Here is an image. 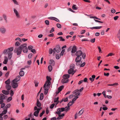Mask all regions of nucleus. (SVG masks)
I'll use <instances>...</instances> for the list:
<instances>
[{"mask_svg":"<svg viewBox=\"0 0 120 120\" xmlns=\"http://www.w3.org/2000/svg\"><path fill=\"white\" fill-rule=\"evenodd\" d=\"M82 52L80 50H79L77 51L75 55L77 56H81L82 54Z\"/></svg>","mask_w":120,"mask_h":120,"instance_id":"obj_10","label":"nucleus"},{"mask_svg":"<svg viewBox=\"0 0 120 120\" xmlns=\"http://www.w3.org/2000/svg\"><path fill=\"white\" fill-rule=\"evenodd\" d=\"M13 11L16 17L18 18H20V16L19 13L17 10L15 8L13 9Z\"/></svg>","mask_w":120,"mask_h":120,"instance_id":"obj_8","label":"nucleus"},{"mask_svg":"<svg viewBox=\"0 0 120 120\" xmlns=\"http://www.w3.org/2000/svg\"><path fill=\"white\" fill-rule=\"evenodd\" d=\"M48 69L49 71H51L52 70V67L51 65H49L48 67Z\"/></svg>","mask_w":120,"mask_h":120,"instance_id":"obj_35","label":"nucleus"},{"mask_svg":"<svg viewBox=\"0 0 120 120\" xmlns=\"http://www.w3.org/2000/svg\"><path fill=\"white\" fill-rule=\"evenodd\" d=\"M4 60L3 62V63L4 64H6L8 61V59L6 56H5L4 57Z\"/></svg>","mask_w":120,"mask_h":120,"instance_id":"obj_18","label":"nucleus"},{"mask_svg":"<svg viewBox=\"0 0 120 120\" xmlns=\"http://www.w3.org/2000/svg\"><path fill=\"white\" fill-rule=\"evenodd\" d=\"M36 104L37 106L38 107H40L41 106V103L39 101V100L38 99H37V100Z\"/></svg>","mask_w":120,"mask_h":120,"instance_id":"obj_19","label":"nucleus"},{"mask_svg":"<svg viewBox=\"0 0 120 120\" xmlns=\"http://www.w3.org/2000/svg\"><path fill=\"white\" fill-rule=\"evenodd\" d=\"M63 101L64 102L67 101H68V98L67 97L66 98H63Z\"/></svg>","mask_w":120,"mask_h":120,"instance_id":"obj_52","label":"nucleus"},{"mask_svg":"<svg viewBox=\"0 0 120 120\" xmlns=\"http://www.w3.org/2000/svg\"><path fill=\"white\" fill-rule=\"evenodd\" d=\"M72 46H70V47L69 48L67 49V51L68 52H69L70 51L71 49H72Z\"/></svg>","mask_w":120,"mask_h":120,"instance_id":"obj_55","label":"nucleus"},{"mask_svg":"<svg viewBox=\"0 0 120 120\" xmlns=\"http://www.w3.org/2000/svg\"><path fill=\"white\" fill-rule=\"evenodd\" d=\"M74 97V95L73 94H71L68 97V98L70 99H71L73 97Z\"/></svg>","mask_w":120,"mask_h":120,"instance_id":"obj_63","label":"nucleus"},{"mask_svg":"<svg viewBox=\"0 0 120 120\" xmlns=\"http://www.w3.org/2000/svg\"><path fill=\"white\" fill-rule=\"evenodd\" d=\"M45 24L48 25H49V21L48 20H46L45 21Z\"/></svg>","mask_w":120,"mask_h":120,"instance_id":"obj_40","label":"nucleus"},{"mask_svg":"<svg viewBox=\"0 0 120 120\" xmlns=\"http://www.w3.org/2000/svg\"><path fill=\"white\" fill-rule=\"evenodd\" d=\"M79 98V97H77V96L76 97H75V98H74L72 100V101L73 102H74V101H75L77 99Z\"/></svg>","mask_w":120,"mask_h":120,"instance_id":"obj_47","label":"nucleus"},{"mask_svg":"<svg viewBox=\"0 0 120 120\" xmlns=\"http://www.w3.org/2000/svg\"><path fill=\"white\" fill-rule=\"evenodd\" d=\"M56 26L58 28H61V26L60 24L59 23H57L56 24Z\"/></svg>","mask_w":120,"mask_h":120,"instance_id":"obj_45","label":"nucleus"},{"mask_svg":"<svg viewBox=\"0 0 120 120\" xmlns=\"http://www.w3.org/2000/svg\"><path fill=\"white\" fill-rule=\"evenodd\" d=\"M54 20L57 21L58 22H60V21H59V20L57 18L55 17V18L54 19Z\"/></svg>","mask_w":120,"mask_h":120,"instance_id":"obj_61","label":"nucleus"},{"mask_svg":"<svg viewBox=\"0 0 120 120\" xmlns=\"http://www.w3.org/2000/svg\"><path fill=\"white\" fill-rule=\"evenodd\" d=\"M6 96L2 94H0V104H2L3 102V99H6Z\"/></svg>","mask_w":120,"mask_h":120,"instance_id":"obj_5","label":"nucleus"},{"mask_svg":"<svg viewBox=\"0 0 120 120\" xmlns=\"http://www.w3.org/2000/svg\"><path fill=\"white\" fill-rule=\"evenodd\" d=\"M15 80H13L12 82L11 83V85L12 87L14 88H15L17 87L18 86L17 82L15 81Z\"/></svg>","mask_w":120,"mask_h":120,"instance_id":"obj_6","label":"nucleus"},{"mask_svg":"<svg viewBox=\"0 0 120 120\" xmlns=\"http://www.w3.org/2000/svg\"><path fill=\"white\" fill-rule=\"evenodd\" d=\"M22 46H20L18 48L16 47L14 49V52L15 53H17L18 55H20L22 51V49H21V47Z\"/></svg>","mask_w":120,"mask_h":120,"instance_id":"obj_3","label":"nucleus"},{"mask_svg":"<svg viewBox=\"0 0 120 120\" xmlns=\"http://www.w3.org/2000/svg\"><path fill=\"white\" fill-rule=\"evenodd\" d=\"M20 79V76L19 75H18L17 76L16 78L14 80H15V81H16V82H18L19 81Z\"/></svg>","mask_w":120,"mask_h":120,"instance_id":"obj_21","label":"nucleus"},{"mask_svg":"<svg viewBox=\"0 0 120 120\" xmlns=\"http://www.w3.org/2000/svg\"><path fill=\"white\" fill-rule=\"evenodd\" d=\"M61 111V109L60 108H58L57 109V111H56L55 112V114H56L58 115H59L60 114L61 112H62Z\"/></svg>","mask_w":120,"mask_h":120,"instance_id":"obj_16","label":"nucleus"},{"mask_svg":"<svg viewBox=\"0 0 120 120\" xmlns=\"http://www.w3.org/2000/svg\"><path fill=\"white\" fill-rule=\"evenodd\" d=\"M54 105H55V104H52L50 105V108L51 109H52L53 108L54 106Z\"/></svg>","mask_w":120,"mask_h":120,"instance_id":"obj_60","label":"nucleus"},{"mask_svg":"<svg viewBox=\"0 0 120 120\" xmlns=\"http://www.w3.org/2000/svg\"><path fill=\"white\" fill-rule=\"evenodd\" d=\"M27 64L29 65H30L31 64V60H30L28 61L27 63Z\"/></svg>","mask_w":120,"mask_h":120,"instance_id":"obj_54","label":"nucleus"},{"mask_svg":"<svg viewBox=\"0 0 120 120\" xmlns=\"http://www.w3.org/2000/svg\"><path fill=\"white\" fill-rule=\"evenodd\" d=\"M54 18H55V17H49L48 18V19H50V20H54Z\"/></svg>","mask_w":120,"mask_h":120,"instance_id":"obj_57","label":"nucleus"},{"mask_svg":"<svg viewBox=\"0 0 120 120\" xmlns=\"http://www.w3.org/2000/svg\"><path fill=\"white\" fill-rule=\"evenodd\" d=\"M32 56V53H30L29 54L28 56V58L29 59H30L31 58V56Z\"/></svg>","mask_w":120,"mask_h":120,"instance_id":"obj_59","label":"nucleus"},{"mask_svg":"<svg viewBox=\"0 0 120 120\" xmlns=\"http://www.w3.org/2000/svg\"><path fill=\"white\" fill-rule=\"evenodd\" d=\"M84 111V109H82L78 113H77V115L78 116H79L81 115L83 113Z\"/></svg>","mask_w":120,"mask_h":120,"instance_id":"obj_14","label":"nucleus"},{"mask_svg":"<svg viewBox=\"0 0 120 120\" xmlns=\"http://www.w3.org/2000/svg\"><path fill=\"white\" fill-rule=\"evenodd\" d=\"M68 79H66L65 78H64L62 80V82L63 83H67L68 82Z\"/></svg>","mask_w":120,"mask_h":120,"instance_id":"obj_13","label":"nucleus"},{"mask_svg":"<svg viewBox=\"0 0 120 120\" xmlns=\"http://www.w3.org/2000/svg\"><path fill=\"white\" fill-rule=\"evenodd\" d=\"M85 62H84L82 64V63L80 64V66L81 67H82L84 66V65H85Z\"/></svg>","mask_w":120,"mask_h":120,"instance_id":"obj_58","label":"nucleus"},{"mask_svg":"<svg viewBox=\"0 0 120 120\" xmlns=\"http://www.w3.org/2000/svg\"><path fill=\"white\" fill-rule=\"evenodd\" d=\"M74 102H73L72 101L70 102L68 104V106L70 107V106L72 105L73 103Z\"/></svg>","mask_w":120,"mask_h":120,"instance_id":"obj_39","label":"nucleus"},{"mask_svg":"<svg viewBox=\"0 0 120 120\" xmlns=\"http://www.w3.org/2000/svg\"><path fill=\"white\" fill-rule=\"evenodd\" d=\"M6 31V29L4 27H2L0 28V32L3 34H4Z\"/></svg>","mask_w":120,"mask_h":120,"instance_id":"obj_9","label":"nucleus"},{"mask_svg":"<svg viewBox=\"0 0 120 120\" xmlns=\"http://www.w3.org/2000/svg\"><path fill=\"white\" fill-rule=\"evenodd\" d=\"M64 52H65V49H63L62 50L61 52V53H60L61 55V56H63L64 53Z\"/></svg>","mask_w":120,"mask_h":120,"instance_id":"obj_49","label":"nucleus"},{"mask_svg":"<svg viewBox=\"0 0 120 120\" xmlns=\"http://www.w3.org/2000/svg\"><path fill=\"white\" fill-rule=\"evenodd\" d=\"M61 56V54L59 55L58 54H56V58L57 59H59L60 57Z\"/></svg>","mask_w":120,"mask_h":120,"instance_id":"obj_32","label":"nucleus"},{"mask_svg":"<svg viewBox=\"0 0 120 120\" xmlns=\"http://www.w3.org/2000/svg\"><path fill=\"white\" fill-rule=\"evenodd\" d=\"M5 83L7 85H9L10 83V79H8L5 82Z\"/></svg>","mask_w":120,"mask_h":120,"instance_id":"obj_25","label":"nucleus"},{"mask_svg":"<svg viewBox=\"0 0 120 120\" xmlns=\"http://www.w3.org/2000/svg\"><path fill=\"white\" fill-rule=\"evenodd\" d=\"M59 99V98L58 97L55 98L54 100V102H57L56 104H57L59 102V101H58Z\"/></svg>","mask_w":120,"mask_h":120,"instance_id":"obj_22","label":"nucleus"},{"mask_svg":"<svg viewBox=\"0 0 120 120\" xmlns=\"http://www.w3.org/2000/svg\"><path fill=\"white\" fill-rule=\"evenodd\" d=\"M80 93L79 92L77 93L75 95H74V97H76L77 96V97H78V96L80 95Z\"/></svg>","mask_w":120,"mask_h":120,"instance_id":"obj_42","label":"nucleus"},{"mask_svg":"<svg viewBox=\"0 0 120 120\" xmlns=\"http://www.w3.org/2000/svg\"><path fill=\"white\" fill-rule=\"evenodd\" d=\"M49 64L52 66H53L55 64V62L52 60H51L49 61Z\"/></svg>","mask_w":120,"mask_h":120,"instance_id":"obj_17","label":"nucleus"},{"mask_svg":"<svg viewBox=\"0 0 120 120\" xmlns=\"http://www.w3.org/2000/svg\"><path fill=\"white\" fill-rule=\"evenodd\" d=\"M64 109H65V111L66 112H67L70 109V107L68 106L67 107H65V108H64Z\"/></svg>","mask_w":120,"mask_h":120,"instance_id":"obj_34","label":"nucleus"},{"mask_svg":"<svg viewBox=\"0 0 120 120\" xmlns=\"http://www.w3.org/2000/svg\"><path fill=\"white\" fill-rule=\"evenodd\" d=\"M79 91V89H77L74 90L73 92V94H75V93H77V92Z\"/></svg>","mask_w":120,"mask_h":120,"instance_id":"obj_44","label":"nucleus"},{"mask_svg":"<svg viewBox=\"0 0 120 120\" xmlns=\"http://www.w3.org/2000/svg\"><path fill=\"white\" fill-rule=\"evenodd\" d=\"M14 2V4L16 5H18V4L16 0H12Z\"/></svg>","mask_w":120,"mask_h":120,"instance_id":"obj_53","label":"nucleus"},{"mask_svg":"<svg viewBox=\"0 0 120 120\" xmlns=\"http://www.w3.org/2000/svg\"><path fill=\"white\" fill-rule=\"evenodd\" d=\"M44 95L43 93H41L40 95V99L42 100L43 98Z\"/></svg>","mask_w":120,"mask_h":120,"instance_id":"obj_29","label":"nucleus"},{"mask_svg":"<svg viewBox=\"0 0 120 120\" xmlns=\"http://www.w3.org/2000/svg\"><path fill=\"white\" fill-rule=\"evenodd\" d=\"M45 111L44 110H43L42 112L41 113L40 115V117H41L43 115L44 113L45 112Z\"/></svg>","mask_w":120,"mask_h":120,"instance_id":"obj_43","label":"nucleus"},{"mask_svg":"<svg viewBox=\"0 0 120 120\" xmlns=\"http://www.w3.org/2000/svg\"><path fill=\"white\" fill-rule=\"evenodd\" d=\"M70 68L72 69H74L75 68V65L74 64H72L70 65Z\"/></svg>","mask_w":120,"mask_h":120,"instance_id":"obj_33","label":"nucleus"},{"mask_svg":"<svg viewBox=\"0 0 120 120\" xmlns=\"http://www.w3.org/2000/svg\"><path fill=\"white\" fill-rule=\"evenodd\" d=\"M53 51L52 49L51 48L49 49V53L50 54H52L53 52Z\"/></svg>","mask_w":120,"mask_h":120,"instance_id":"obj_38","label":"nucleus"},{"mask_svg":"<svg viewBox=\"0 0 120 120\" xmlns=\"http://www.w3.org/2000/svg\"><path fill=\"white\" fill-rule=\"evenodd\" d=\"M64 87V86H61L58 88V90L59 91V92H60L62 90Z\"/></svg>","mask_w":120,"mask_h":120,"instance_id":"obj_26","label":"nucleus"},{"mask_svg":"<svg viewBox=\"0 0 120 120\" xmlns=\"http://www.w3.org/2000/svg\"><path fill=\"white\" fill-rule=\"evenodd\" d=\"M39 112L37 110L35 111L34 113V115L36 116H38V114Z\"/></svg>","mask_w":120,"mask_h":120,"instance_id":"obj_24","label":"nucleus"},{"mask_svg":"<svg viewBox=\"0 0 120 120\" xmlns=\"http://www.w3.org/2000/svg\"><path fill=\"white\" fill-rule=\"evenodd\" d=\"M12 99V98L11 97H9L7 99V101L8 102L11 101Z\"/></svg>","mask_w":120,"mask_h":120,"instance_id":"obj_56","label":"nucleus"},{"mask_svg":"<svg viewBox=\"0 0 120 120\" xmlns=\"http://www.w3.org/2000/svg\"><path fill=\"white\" fill-rule=\"evenodd\" d=\"M118 84L117 83H116L113 84H108L107 85L108 86H113L116 85H118Z\"/></svg>","mask_w":120,"mask_h":120,"instance_id":"obj_36","label":"nucleus"},{"mask_svg":"<svg viewBox=\"0 0 120 120\" xmlns=\"http://www.w3.org/2000/svg\"><path fill=\"white\" fill-rule=\"evenodd\" d=\"M2 92L3 94L6 95H8L9 93V91H6L5 90H2Z\"/></svg>","mask_w":120,"mask_h":120,"instance_id":"obj_15","label":"nucleus"},{"mask_svg":"<svg viewBox=\"0 0 120 120\" xmlns=\"http://www.w3.org/2000/svg\"><path fill=\"white\" fill-rule=\"evenodd\" d=\"M111 12L112 13H114L116 12V10L113 8H112L111 10Z\"/></svg>","mask_w":120,"mask_h":120,"instance_id":"obj_50","label":"nucleus"},{"mask_svg":"<svg viewBox=\"0 0 120 120\" xmlns=\"http://www.w3.org/2000/svg\"><path fill=\"white\" fill-rule=\"evenodd\" d=\"M6 87L8 90H10L11 88V86L9 85H6Z\"/></svg>","mask_w":120,"mask_h":120,"instance_id":"obj_30","label":"nucleus"},{"mask_svg":"<svg viewBox=\"0 0 120 120\" xmlns=\"http://www.w3.org/2000/svg\"><path fill=\"white\" fill-rule=\"evenodd\" d=\"M104 75L105 76H108L109 75V73H104Z\"/></svg>","mask_w":120,"mask_h":120,"instance_id":"obj_64","label":"nucleus"},{"mask_svg":"<svg viewBox=\"0 0 120 120\" xmlns=\"http://www.w3.org/2000/svg\"><path fill=\"white\" fill-rule=\"evenodd\" d=\"M46 79L48 81H46L43 87L44 88V90L46 91H47L49 89V87L51 84L50 81L51 80V79L49 76H46Z\"/></svg>","mask_w":120,"mask_h":120,"instance_id":"obj_2","label":"nucleus"},{"mask_svg":"<svg viewBox=\"0 0 120 120\" xmlns=\"http://www.w3.org/2000/svg\"><path fill=\"white\" fill-rule=\"evenodd\" d=\"M58 115V116H60L61 118V119L63 118V116H64V114H62L61 115L59 114Z\"/></svg>","mask_w":120,"mask_h":120,"instance_id":"obj_48","label":"nucleus"},{"mask_svg":"<svg viewBox=\"0 0 120 120\" xmlns=\"http://www.w3.org/2000/svg\"><path fill=\"white\" fill-rule=\"evenodd\" d=\"M77 50L76 46L74 45L73 47H72L71 52L72 53H74L76 52Z\"/></svg>","mask_w":120,"mask_h":120,"instance_id":"obj_11","label":"nucleus"},{"mask_svg":"<svg viewBox=\"0 0 120 120\" xmlns=\"http://www.w3.org/2000/svg\"><path fill=\"white\" fill-rule=\"evenodd\" d=\"M53 50H55L57 53H58L61 51L60 47L59 45L57 46L55 48L53 49Z\"/></svg>","mask_w":120,"mask_h":120,"instance_id":"obj_7","label":"nucleus"},{"mask_svg":"<svg viewBox=\"0 0 120 120\" xmlns=\"http://www.w3.org/2000/svg\"><path fill=\"white\" fill-rule=\"evenodd\" d=\"M31 52H32L34 54H35L36 53V51L34 49H32L31 51Z\"/></svg>","mask_w":120,"mask_h":120,"instance_id":"obj_46","label":"nucleus"},{"mask_svg":"<svg viewBox=\"0 0 120 120\" xmlns=\"http://www.w3.org/2000/svg\"><path fill=\"white\" fill-rule=\"evenodd\" d=\"M20 43L18 41H16L15 44V46H19L20 45Z\"/></svg>","mask_w":120,"mask_h":120,"instance_id":"obj_37","label":"nucleus"},{"mask_svg":"<svg viewBox=\"0 0 120 120\" xmlns=\"http://www.w3.org/2000/svg\"><path fill=\"white\" fill-rule=\"evenodd\" d=\"M7 109H5L2 112V113L4 115L7 112Z\"/></svg>","mask_w":120,"mask_h":120,"instance_id":"obj_41","label":"nucleus"},{"mask_svg":"<svg viewBox=\"0 0 120 120\" xmlns=\"http://www.w3.org/2000/svg\"><path fill=\"white\" fill-rule=\"evenodd\" d=\"M68 72L69 74H72V75H73L75 72V71H74V69H70L68 70Z\"/></svg>","mask_w":120,"mask_h":120,"instance_id":"obj_12","label":"nucleus"},{"mask_svg":"<svg viewBox=\"0 0 120 120\" xmlns=\"http://www.w3.org/2000/svg\"><path fill=\"white\" fill-rule=\"evenodd\" d=\"M26 44H22L20 46H22L21 47V49H22V50L24 53H26L28 52V49L26 46L27 45Z\"/></svg>","mask_w":120,"mask_h":120,"instance_id":"obj_4","label":"nucleus"},{"mask_svg":"<svg viewBox=\"0 0 120 120\" xmlns=\"http://www.w3.org/2000/svg\"><path fill=\"white\" fill-rule=\"evenodd\" d=\"M105 91H104L102 92V94L103 95L104 97L105 98H106V94H105Z\"/></svg>","mask_w":120,"mask_h":120,"instance_id":"obj_62","label":"nucleus"},{"mask_svg":"<svg viewBox=\"0 0 120 120\" xmlns=\"http://www.w3.org/2000/svg\"><path fill=\"white\" fill-rule=\"evenodd\" d=\"M19 74L20 76H22L24 75V72L23 71H21L19 72Z\"/></svg>","mask_w":120,"mask_h":120,"instance_id":"obj_28","label":"nucleus"},{"mask_svg":"<svg viewBox=\"0 0 120 120\" xmlns=\"http://www.w3.org/2000/svg\"><path fill=\"white\" fill-rule=\"evenodd\" d=\"M76 62V65L77 66L80 65V64L82 63V61H79L78 60V61H75Z\"/></svg>","mask_w":120,"mask_h":120,"instance_id":"obj_20","label":"nucleus"},{"mask_svg":"<svg viewBox=\"0 0 120 120\" xmlns=\"http://www.w3.org/2000/svg\"><path fill=\"white\" fill-rule=\"evenodd\" d=\"M63 78L68 79L70 77V75L68 74H65L63 76Z\"/></svg>","mask_w":120,"mask_h":120,"instance_id":"obj_27","label":"nucleus"},{"mask_svg":"<svg viewBox=\"0 0 120 120\" xmlns=\"http://www.w3.org/2000/svg\"><path fill=\"white\" fill-rule=\"evenodd\" d=\"M72 8L73 9L75 10H76L78 9V8L76 7V6L75 5H73L72 7Z\"/></svg>","mask_w":120,"mask_h":120,"instance_id":"obj_31","label":"nucleus"},{"mask_svg":"<svg viewBox=\"0 0 120 120\" xmlns=\"http://www.w3.org/2000/svg\"><path fill=\"white\" fill-rule=\"evenodd\" d=\"M54 31V28L52 27V28L51 30L50 31V33H51L53 32Z\"/></svg>","mask_w":120,"mask_h":120,"instance_id":"obj_51","label":"nucleus"},{"mask_svg":"<svg viewBox=\"0 0 120 120\" xmlns=\"http://www.w3.org/2000/svg\"><path fill=\"white\" fill-rule=\"evenodd\" d=\"M13 50V47L8 48L7 49L4 50L3 52V53L4 54H7L8 53V58L9 59H10L12 57V51Z\"/></svg>","mask_w":120,"mask_h":120,"instance_id":"obj_1","label":"nucleus"},{"mask_svg":"<svg viewBox=\"0 0 120 120\" xmlns=\"http://www.w3.org/2000/svg\"><path fill=\"white\" fill-rule=\"evenodd\" d=\"M82 59V58L80 56H77L75 60V61H78V60L79 61H81V60Z\"/></svg>","mask_w":120,"mask_h":120,"instance_id":"obj_23","label":"nucleus"}]
</instances>
